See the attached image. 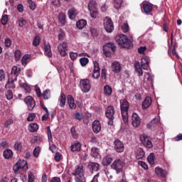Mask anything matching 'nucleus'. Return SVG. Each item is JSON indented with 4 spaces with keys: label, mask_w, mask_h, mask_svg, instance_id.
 Here are the masks:
<instances>
[{
    "label": "nucleus",
    "mask_w": 182,
    "mask_h": 182,
    "mask_svg": "<svg viewBox=\"0 0 182 182\" xmlns=\"http://www.w3.org/2000/svg\"><path fill=\"white\" fill-rule=\"evenodd\" d=\"M135 157L136 160L144 159V151L141 148H137L135 151Z\"/></svg>",
    "instance_id": "6ab92c4d"
},
{
    "label": "nucleus",
    "mask_w": 182,
    "mask_h": 182,
    "mask_svg": "<svg viewBox=\"0 0 182 182\" xmlns=\"http://www.w3.org/2000/svg\"><path fill=\"white\" fill-rule=\"evenodd\" d=\"M42 96L43 97V99L45 100H48L50 99V90H46L43 94Z\"/></svg>",
    "instance_id": "ea45409f"
},
{
    "label": "nucleus",
    "mask_w": 182,
    "mask_h": 182,
    "mask_svg": "<svg viewBox=\"0 0 182 182\" xmlns=\"http://www.w3.org/2000/svg\"><path fill=\"white\" fill-rule=\"evenodd\" d=\"M104 92H105V95H106V96H110L112 95V88L110 87V86L109 85H105L104 87Z\"/></svg>",
    "instance_id": "79ce46f5"
},
{
    "label": "nucleus",
    "mask_w": 182,
    "mask_h": 182,
    "mask_svg": "<svg viewBox=\"0 0 182 182\" xmlns=\"http://www.w3.org/2000/svg\"><path fill=\"white\" fill-rule=\"evenodd\" d=\"M12 156H14V152H12V150L11 149H6L4 151V159H11L12 158Z\"/></svg>",
    "instance_id": "f704fd0d"
},
{
    "label": "nucleus",
    "mask_w": 182,
    "mask_h": 182,
    "mask_svg": "<svg viewBox=\"0 0 182 182\" xmlns=\"http://www.w3.org/2000/svg\"><path fill=\"white\" fill-rule=\"evenodd\" d=\"M18 23L20 28H23V26H25V25H26V20L23 19V18H20L18 21Z\"/></svg>",
    "instance_id": "8fccbe9b"
},
{
    "label": "nucleus",
    "mask_w": 182,
    "mask_h": 182,
    "mask_svg": "<svg viewBox=\"0 0 182 182\" xmlns=\"http://www.w3.org/2000/svg\"><path fill=\"white\" fill-rule=\"evenodd\" d=\"M28 130L31 133H35V132L39 130V125L36 123H31L28 127Z\"/></svg>",
    "instance_id": "2f4dec72"
},
{
    "label": "nucleus",
    "mask_w": 182,
    "mask_h": 182,
    "mask_svg": "<svg viewBox=\"0 0 182 182\" xmlns=\"http://www.w3.org/2000/svg\"><path fill=\"white\" fill-rule=\"evenodd\" d=\"M41 43V37L39 36H36L33 41V46H38Z\"/></svg>",
    "instance_id": "49530a36"
},
{
    "label": "nucleus",
    "mask_w": 182,
    "mask_h": 182,
    "mask_svg": "<svg viewBox=\"0 0 182 182\" xmlns=\"http://www.w3.org/2000/svg\"><path fill=\"white\" fill-rule=\"evenodd\" d=\"M72 175L80 178H85V167L83 165H77L76 168L72 172Z\"/></svg>",
    "instance_id": "9d476101"
},
{
    "label": "nucleus",
    "mask_w": 182,
    "mask_h": 182,
    "mask_svg": "<svg viewBox=\"0 0 182 182\" xmlns=\"http://www.w3.org/2000/svg\"><path fill=\"white\" fill-rule=\"evenodd\" d=\"M80 87L83 93H87L90 91L91 85L89 79H84L80 81Z\"/></svg>",
    "instance_id": "0eeeda50"
},
{
    "label": "nucleus",
    "mask_w": 182,
    "mask_h": 182,
    "mask_svg": "<svg viewBox=\"0 0 182 182\" xmlns=\"http://www.w3.org/2000/svg\"><path fill=\"white\" fill-rule=\"evenodd\" d=\"M116 50V46L113 43H108L103 46V52L107 58H110Z\"/></svg>",
    "instance_id": "20e7f679"
},
{
    "label": "nucleus",
    "mask_w": 182,
    "mask_h": 182,
    "mask_svg": "<svg viewBox=\"0 0 182 182\" xmlns=\"http://www.w3.org/2000/svg\"><path fill=\"white\" fill-rule=\"evenodd\" d=\"M129 102L126 99L120 100V110L124 123L127 124L129 122Z\"/></svg>",
    "instance_id": "f03ea898"
},
{
    "label": "nucleus",
    "mask_w": 182,
    "mask_h": 182,
    "mask_svg": "<svg viewBox=\"0 0 182 182\" xmlns=\"http://www.w3.org/2000/svg\"><path fill=\"white\" fill-rule=\"evenodd\" d=\"M132 126L134 127H139L140 126L141 120H140V117L136 113L132 114Z\"/></svg>",
    "instance_id": "dca6fc26"
},
{
    "label": "nucleus",
    "mask_w": 182,
    "mask_h": 182,
    "mask_svg": "<svg viewBox=\"0 0 182 182\" xmlns=\"http://www.w3.org/2000/svg\"><path fill=\"white\" fill-rule=\"evenodd\" d=\"M21 87L26 90L27 93L31 92V86L28 85L26 83H21Z\"/></svg>",
    "instance_id": "603ef678"
},
{
    "label": "nucleus",
    "mask_w": 182,
    "mask_h": 182,
    "mask_svg": "<svg viewBox=\"0 0 182 182\" xmlns=\"http://www.w3.org/2000/svg\"><path fill=\"white\" fill-rule=\"evenodd\" d=\"M147 160L149 163H150L151 165L154 164V154H150V155L147 158Z\"/></svg>",
    "instance_id": "4d7b16f0"
},
{
    "label": "nucleus",
    "mask_w": 182,
    "mask_h": 182,
    "mask_svg": "<svg viewBox=\"0 0 182 182\" xmlns=\"http://www.w3.org/2000/svg\"><path fill=\"white\" fill-rule=\"evenodd\" d=\"M58 21L61 25H65L66 23V14L65 13H60L58 15Z\"/></svg>",
    "instance_id": "473e14b6"
},
{
    "label": "nucleus",
    "mask_w": 182,
    "mask_h": 182,
    "mask_svg": "<svg viewBox=\"0 0 182 182\" xmlns=\"http://www.w3.org/2000/svg\"><path fill=\"white\" fill-rule=\"evenodd\" d=\"M35 90H36V93L37 95V97H41V96H42V93L41 92V87H39L38 85H36Z\"/></svg>",
    "instance_id": "0e129e2a"
},
{
    "label": "nucleus",
    "mask_w": 182,
    "mask_h": 182,
    "mask_svg": "<svg viewBox=\"0 0 182 182\" xmlns=\"http://www.w3.org/2000/svg\"><path fill=\"white\" fill-rule=\"evenodd\" d=\"M151 105V97H146L142 102V109H149Z\"/></svg>",
    "instance_id": "4be33fe9"
},
{
    "label": "nucleus",
    "mask_w": 182,
    "mask_h": 182,
    "mask_svg": "<svg viewBox=\"0 0 182 182\" xmlns=\"http://www.w3.org/2000/svg\"><path fill=\"white\" fill-rule=\"evenodd\" d=\"M11 124H14V120L12 119H9L4 122V127H9Z\"/></svg>",
    "instance_id": "e2e57ef3"
},
{
    "label": "nucleus",
    "mask_w": 182,
    "mask_h": 182,
    "mask_svg": "<svg viewBox=\"0 0 182 182\" xmlns=\"http://www.w3.org/2000/svg\"><path fill=\"white\" fill-rule=\"evenodd\" d=\"M104 28L108 33H112L114 31V26L113 25L112 18L106 17L104 19Z\"/></svg>",
    "instance_id": "1a4fd4ad"
},
{
    "label": "nucleus",
    "mask_w": 182,
    "mask_h": 182,
    "mask_svg": "<svg viewBox=\"0 0 182 182\" xmlns=\"http://www.w3.org/2000/svg\"><path fill=\"white\" fill-rule=\"evenodd\" d=\"M113 144L114 149L117 153H123L124 151V144L120 139H115Z\"/></svg>",
    "instance_id": "f8f14e48"
},
{
    "label": "nucleus",
    "mask_w": 182,
    "mask_h": 182,
    "mask_svg": "<svg viewBox=\"0 0 182 182\" xmlns=\"http://www.w3.org/2000/svg\"><path fill=\"white\" fill-rule=\"evenodd\" d=\"M135 72L138 73V76H143V68L140 66V63L136 61L134 63Z\"/></svg>",
    "instance_id": "a878e982"
},
{
    "label": "nucleus",
    "mask_w": 182,
    "mask_h": 182,
    "mask_svg": "<svg viewBox=\"0 0 182 182\" xmlns=\"http://www.w3.org/2000/svg\"><path fill=\"white\" fill-rule=\"evenodd\" d=\"M91 156L94 157V159H100V151L98 148L92 147L91 149Z\"/></svg>",
    "instance_id": "b1692460"
},
{
    "label": "nucleus",
    "mask_w": 182,
    "mask_h": 182,
    "mask_svg": "<svg viewBox=\"0 0 182 182\" xmlns=\"http://www.w3.org/2000/svg\"><path fill=\"white\" fill-rule=\"evenodd\" d=\"M140 141L145 147H147V149H151V147H153V143H151V138H150L149 136L146 134L141 135Z\"/></svg>",
    "instance_id": "9b49d317"
},
{
    "label": "nucleus",
    "mask_w": 182,
    "mask_h": 182,
    "mask_svg": "<svg viewBox=\"0 0 182 182\" xmlns=\"http://www.w3.org/2000/svg\"><path fill=\"white\" fill-rule=\"evenodd\" d=\"M86 25H87V21H86V20H85V19L79 20L76 23V26H77V29H83V28H85V26H86Z\"/></svg>",
    "instance_id": "c85d7f7f"
},
{
    "label": "nucleus",
    "mask_w": 182,
    "mask_h": 182,
    "mask_svg": "<svg viewBox=\"0 0 182 182\" xmlns=\"http://www.w3.org/2000/svg\"><path fill=\"white\" fill-rule=\"evenodd\" d=\"M80 63L81 66H86L89 63V59L87 58H82L80 59Z\"/></svg>",
    "instance_id": "de8ad7c7"
},
{
    "label": "nucleus",
    "mask_w": 182,
    "mask_h": 182,
    "mask_svg": "<svg viewBox=\"0 0 182 182\" xmlns=\"http://www.w3.org/2000/svg\"><path fill=\"white\" fill-rule=\"evenodd\" d=\"M50 48V45L49 44H46L44 46V53L48 58H52V50Z\"/></svg>",
    "instance_id": "bb28decb"
},
{
    "label": "nucleus",
    "mask_w": 182,
    "mask_h": 182,
    "mask_svg": "<svg viewBox=\"0 0 182 182\" xmlns=\"http://www.w3.org/2000/svg\"><path fill=\"white\" fill-rule=\"evenodd\" d=\"M23 168V170H28V162L24 159H19L13 167V170L16 174Z\"/></svg>",
    "instance_id": "39448f33"
},
{
    "label": "nucleus",
    "mask_w": 182,
    "mask_h": 182,
    "mask_svg": "<svg viewBox=\"0 0 182 182\" xmlns=\"http://www.w3.org/2000/svg\"><path fill=\"white\" fill-rule=\"evenodd\" d=\"M68 103L70 109H72L73 110H75V109H76V104L75 103V99H73V97L72 95L68 96Z\"/></svg>",
    "instance_id": "5701e85b"
},
{
    "label": "nucleus",
    "mask_w": 182,
    "mask_h": 182,
    "mask_svg": "<svg viewBox=\"0 0 182 182\" xmlns=\"http://www.w3.org/2000/svg\"><path fill=\"white\" fill-rule=\"evenodd\" d=\"M34 181H35V176H33V173H32V172H29L28 182H34Z\"/></svg>",
    "instance_id": "69168bd1"
},
{
    "label": "nucleus",
    "mask_w": 182,
    "mask_h": 182,
    "mask_svg": "<svg viewBox=\"0 0 182 182\" xmlns=\"http://www.w3.org/2000/svg\"><path fill=\"white\" fill-rule=\"evenodd\" d=\"M59 106L60 107H65V105H66V95L63 92H61L59 98Z\"/></svg>",
    "instance_id": "cd10ccee"
},
{
    "label": "nucleus",
    "mask_w": 182,
    "mask_h": 182,
    "mask_svg": "<svg viewBox=\"0 0 182 182\" xmlns=\"http://www.w3.org/2000/svg\"><path fill=\"white\" fill-rule=\"evenodd\" d=\"M1 22L2 25H6V23H8V15H3L1 17Z\"/></svg>",
    "instance_id": "5fc2aeb1"
},
{
    "label": "nucleus",
    "mask_w": 182,
    "mask_h": 182,
    "mask_svg": "<svg viewBox=\"0 0 182 182\" xmlns=\"http://www.w3.org/2000/svg\"><path fill=\"white\" fill-rule=\"evenodd\" d=\"M92 77L94 79H98L100 77V68L97 62H94V70L92 73Z\"/></svg>",
    "instance_id": "2eb2a0df"
},
{
    "label": "nucleus",
    "mask_w": 182,
    "mask_h": 182,
    "mask_svg": "<svg viewBox=\"0 0 182 182\" xmlns=\"http://www.w3.org/2000/svg\"><path fill=\"white\" fill-rule=\"evenodd\" d=\"M160 122V117H155L151 121L149 124H147L148 129H151L154 124H157Z\"/></svg>",
    "instance_id": "72a5a7b5"
},
{
    "label": "nucleus",
    "mask_w": 182,
    "mask_h": 182,
    "mask_svg": "<svg viewBox=\"0 0 182 182\" xmlns=\"http://www.w3.org/2000/svg\"><path fill=\"white\" fill-rule=\"evenodd\" d=\"M92 130L95 134H97L102 130V124L99 120H95L92 122Z\"/></svg>",
    "instance_id": "f3484780"
},
{
    "label": "nucleus",
    "mask_w": 182,
    "mask_h": 182,
    "mask_svg": "<svg viewBox=\"0 0 182 182\" xmlns=\"http://www.w3.org/2000/svg\"><path fill=\"white\" fill-rule=\"evenodd\" d=\"M21 50H16V51L14 53V58H15V60L16 62H18V60H19L21 59Z\"/></svg>",
    "instance_id": "09e8293b"
},
{
    "label": "nucleus",
    "mask_w": 182,
    "mask_h": 182,
    "mask_svg": "<svg viewBox=\"0 0 182 182\" xmlns=\"http://www.w3.org/2000/svg\"><path fill=\"white\" fill-rule=\"evenodd\" d=\"M28 2L30 9L35 11V9L36 8L35 2L32 1V0H28Z\"/></svg>",
    "instance_id": "bf43d9fd"
},
{
    "label": "nucleus",
    "mask_w": 182,
    "mask_h": 182,
    "mask_svg": "<svg viewBox=\"0 0 182 182\" xmlns=\"http://www.w3.org/2000/svg\"><path fill=\"white\" fill-rule=\"evenodd\" d=\"M155 173L157 174V176H159V177H162L163 178L166 177V174H167L166 171L159 167L156 168Z\"/></svg>",
    "instance_id": "7c9ffc66"
},
{
    "label": "nucleus",
    "mask_w": 182,
    "mask_h": 182,
    "mask_svg": "<svg viewBox=\"0 0 182 182\" xmlns=\"http://www.w3.org/2000/svg\"><path fill=\"white\" fill-rule=\"evenodd\" d=\"M112 69L114 73H120L122 72V65H120L119 62L115 61L112 64Z\"/></svg>",
    "instance_id": "a211bd4d"
},
{
    "label": "nucleus",
    "mask_w": 182,
    "mask_h": 182,
    "mask_svg": "<svg viewBox=\"0 0 182 182\" xmlns=\"http://www.w3.org/2000/svg\"><path fill=\"white\" fill-rule=\"evenodd\" d=\"M71 151H80V149H82V145L80 144V142H76L74 144L71 145L70 146Z\"/></svg>",
    "instance_id": "c756f323"
},
{
    "label": "nucleus",
    "mask_w": 182,
    "mask_h": 182,
    "mask_svg": "<svg viewBox=\"0 0 182 182\" xmlns=\"http://www.w3.org/2000/svg\"><path fill=\"white\" fill-rule=\"evenodd\" d=\"M30 56L28 55H25L21 59V63L23 66H26L28 62H29Z\"/></svg>",
    "instance_id": "37998d69"
},
{
    "label": "nucleus",
    "mask_w": 182,
    "mask_h": 182,
    "mask_svg": "<svg viewBox=\"0 0 182 182\" xmlns=\"http://www.w3.org/2000/svg\"><path fill=\"white\" fill-rule=\"evenodd\" d=\"M114 107L112 105L108 106L105 109V115L109 119L108 124L113 126V120H114Z\"/></svg>",
    "instance_id": "7ed1b4c3"
},
{
    "label": "nucleus",
    "mask_w": 182,
    "mask_h": 182,
    "mask_svg": "<svg viewBox=\"0 0 182 182\" xmlns=\"http://www.w3.org/2000/svg\"><path fill=\"white\" fill-rule=\"evenodd\" d=\"M146 79L148 82H153L154 76L150 74V73H146L144 75Z\"/></svg>",
    "instance_id": "052dcab7"
},
{
    "label": "nucleus",
    "mask_w": 182,
    "mask_h": 182,
    "mask_svg": "<svg viewBox=\"0 0 182 182\" xmlns=\"http://www.w3.org/2000/svg\"><path fill=\"white\" fill-rule=\"evenodd\" d=\"M6 87L9 89H15V83L14 80H9L8 83L6 84Z\"/></svg>",
    "instance_id": "a18cd8bd"
},
{
    "label": "nucleus",
    "mask_w": 182,
    "mask_h": 182,
    "mask_svg": "<svg viewBox=\"0 0 182 182\" xmlns=\"http://www.w3.org/2000/svg\"><path fill=\"white\" fill-rule=\"evenodd\" d=\"M21 73V68L14 66L11 69V75H14V76H18Z\"/></svg>",
    "instance_id": "4c0bfd02"
},
{
    "label": "nucleus",
    "mask_w": 182,
    "mask_h": 182,
    "mask_svg": "<svg viewBox=\"0 0 182 182\" xmlns=\"http://www.w3.org/2000/svg\"><path fill=\"white\" fill-rule=\"evenodd\" d=\"M35 117H36L35 114H30L27 117V120L28 122H33V120H35Z\"/></svg>",
    "instance_id": "338daca9"
},
{
    "label": "nucleus",
    "mask_w": 182,
    "mask_h": 182,
    "mask_svg": "<svg viewBox=\"0 0 182 182\" xmlns=\"http://www.w3.org/2000/svg\"><path fill=\"white\" fill-rule=\"evenodd\" d=\"M124 166V162L122 159H116L111 165V168L115 170L117 173H120L123 170Z\"/></svg>",
    "instance_id": "423d86ee"
},
{
    "label": "nucleus",
    "mask_w": 182,
    "mask_h": 182,
    "mask_svg": "<svg viewBox=\"0 0 182 182\" xmlns=\"http://www.w3.org/2000/svg\"><path fill=\"white\" fill-rule=\"evenodd\" d=\"M40 153H41V147L36 146L33 151V156L37 159V157H39Z\"/></svg>",
    "instance_id": "c03bdc74"
},
{
    "label": "nucleus",
    "mask_w": 182,
    "mask_h": 182,
    "mask_svg": "<svg viewBox=\"0 0 182 182\" xmlns=\"http://www.w3.org/2000/svg\"><path fill=\"white\" fill-rule=\"evenodd\" d=\"M122 4H123V0H114V9H119V8H122Z\"/></svg>",
    "instance_id": "a19ab883"
},
{
    "label": "nucleus",
    "mask_w": 182,
    "mask_h": 182,
    "mask_svg": "<svg viewBox=\"0 0 182 182\" xmlns=\"http://www.w3.org/2000/svg\"><path fill=\"white\" fill-rule=\"evenodd\" d=\"M149 65H150V58L147 56H143L141 59V68L144 70H147L149 69Z\"/></svg>",
    "instance_id": "4468645a"
},
{
    "label": "nucleus",
    "mask_w": 182,
    "mask_h": 182,
    "mask_svg": "<svg viewBox=\"0 0 182 182\" xmlns=\"http://www.w3.org/2000/svg\"><path fill=\"white\" fill-rule=\"evenodd\" d=\"M122 31L124 33L129 32V24L127 23H125L122 26Z\"/></svg>",
    "instance_id": "13d9d810"
},
{
    "label": "nucleus",
    "mask_w": 182,
    "mask_h": 182,
    "mask_svg": "<svg viewBox=\"0 0 182 182\" xmlns=\"http://www.w3.org/2000/svg\"><path fill=\"white\" fill-rule=\"evenodd\" d=\"M97 3L95 0L90 1L88 4L89 11H90L92 9H97Z\"/></svg>",
    "instance_id": "c9c22d12"
},
{
    "label": "nucleus",
    "mask_w": 182,
    "mask_h": 182,
    "mask_svg": "<svg viewBox=\"0 0 182 182\" xmlns=\"http://www.w3.org/2000/svg\"><path fill=\"white\" fill-rule=\"evenodd\" d=\"M139 166H141L142 168H144V170H147L149 168V166H147V164L143 161H139L138 162Z\"/></svg>",
    "instance_id": "680f3d73"
},
{
    "label": "nucleus",
    "mask_w": 182,
    "mask_h": 182,
    "mask_svg": "<svg viewBox=\"0 0 182 182\" xmlns=\"http://www.w3.org/2000/svg\"><path fill=\"white\" fill-rule=\"evenodd\" d=\"M115 41L121 48H124L125 49H129V48H133V43L124 34L117 35L115 37Z\"/></svg>",
    "instance_id": "f257e3e1"
},
{
    "label": "nucleus",
    "mask_w": 182,
    "mask_h": 182,
    "mask_svg": "<svg viewBox=\"0 0 182 182\" xmlns=\"http://www.w3.org/2000/svg\"><path fill=\"white\" fill-rule=\"evenodd\" d=\"M57 49L62 58L68 56V43L65 41L60 43L57 46Z\"/></svg>",
    "instance_id": "6e6552de"
},
{
    "label": "nucleus",
    "mask_w": 182,
    "mask_h": 182,
    "mask_svg": "<svg viewBox=\"0 0 182 182\" xmlns=\"http://www.w3.org/2000/svg\"><path fill=\"white\" fill-rule=\"evenodd\" d=\"M90 13V16L92 17L94 19H96L99 16V12L97 11V9H94L89 10Z\"/></svg>",
    "instance_id": "58836bf2"
},
{
    "label": "nucleus",
    "mask_w": 182,
    "mask_h": 182,
    "mask_svg": "<svg viewBox=\"0 0 182 182\" xmlns=\"http://www.w3.org/2000/svg\"><path fill=\"white\" fill-rule=\"evenodd\" d=\"M87 167L91 173H92L93 171H99V167H100V166L97 163L90 162Z\"/></svg>",
    "instance_id": "aec40b11"
},
{
    "label": "nucleus",
    "mask_w": 182,
    "mask_h": 182,
    "mask_svg": "<svg viewBox=\"0 0 182 182\" xmlns=\"http://www.w3.org/2000/svg\"><path fill=\"white\" fill-rule=\"evenodd\" d=\"M112 160L113 159L112 158H110L109 156H105L102 159V164H103V166H109V164H112Z\"/></svg>",
    "instance_id": "e433bc0d"
},
{
    "label": "nucleus",
    "mask_w": 182,
    "mask_h": 182,
    "mask_svg": "<svg viewBox=\"0 0 182 182\" xmlns=\"http://www.w3.org/2000/svg\"><path fill=\"white\" fill-rule=\"evenodd\" d=\"M77 56H78V54L77 53H73V52L70 53V58L71 60H75V59H76Z\"/></svg>",
    "instance_id": "774afa93"
},
{
    "label": "nucleus",
    "mask_w": 182,
    "mask_h": 182,
    "mask_svg": "<svg viewBox=\"0 0 182 182\" xmlns=\"http://www.w3.org/2000/svg\"><path fill=\"white\" fill-rule=\"evenodd\" d=\"M142 8L144 14H150L153 11V4H144Z\"/></svg>",
    "instance_id": "393cba45"
},
{
    "label": "nucleus",
    "mask_w": 182,
    "mask_h": 182,
    "mask_svg": "<svg viewBox=\"0 0 182 182\" xmlns=\"http://www.w3.org/2000/svg\"><path fill=\"white\" fill-rule=\"evenodd\" d=\"M14 149L15 150H17V151H21L22 150V143L17 141L14 144Z\"/></svg>",
    "instance_id": "3c124183"
},
{
    "label": "nucleus",
    "mask_w": 182,
    "mask_h": 182,
    "mask_svg": "<svg viewBox=\"0 0 182 182\" xmlns=\"http://www.w3.org/2000/svg\"><path fill=\"white\" fill-rule=\"evenodd\" d=\"M47 135L48 137V141H52V131H50V127H47Z\"/></svg>",
    "instance_id": "864d4df0"
},
{
    "label": "nucleus",
    "mask_w": 182,
    "mask_h": 182,
    "mask_svg": "<svg viewBox=\"0 0 182 182\" xmlns=\"http://www.w3.org/2000/svg\"><path fill=\"white\" fill-rule=\"evenodd\" d=\"M7 100H11L14 98V93L11 90H8L6 93Z\"/></svg>",
    "instance_id": "6e6d98bb"
},
{
    "label": "nucleus",
    "mask_w": 182,
    "mask_h": 182,
    "mask_svg": "<svg viewBox=\"0 0 182 182\" xmlns=\"http://www.w3.org/2000/svg\"><path fill=\"white\" fill-rule=\"evenodd\" d=\"M68 18L70 19L73 20L76 18V16L77 15V10L75 8H71L68 11Z\"/></svg>",
    "instance_id": "412c9836"
},
{
    "label": "nucleus",
    "mask_w": 182,
    "mask_h": 182,
    "mask_svg": "<svg viewBox=\"0 0 182 182\" xmlns=\"http://www.w3.org/2000/svg\"><path fill=\"white\" fill-rule=\"evenodd\" d=\"M24 102L27 105V106L28 107V110H33V108L36 106V103H35V100H33V98L32 97L27 96L24 99Z\"/></svg>",
    "instance_id": "ddd939ff"
}]
</instances>
